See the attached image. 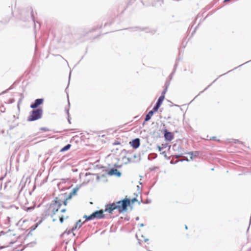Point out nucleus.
Wrapping results in <instances>:
<instances>
[{
	"label": "nucleus",
	"mask_w": 251,
	"mask_h": 251,
	"mask_svg": "<svg viewBox=\"0 0 251 251\" xmlns=\"http://www.w3.org/2000/svg\"><path fill=\"white\" fill-rule=\"evenodd\" d=\"M77 226H79V227H80L81 226V225H79V224L77 223L76 224V227H77Z\"/></svg>",
	"instance_id": "nucleus-20"
},
{
	"label": "nucleus",
	"mask_w": 251,
	"mask_h": 251,
	"mask_svg": "<svg viewBox=\"0 0 251 251\" xmlns=\"http://www.w3.org/2000/svg\"><path fill=\"white\" fill-rule=\"evenodd\" d=\"M77 191V189L75 188L69 195H67V193H64L61 194V195L66 198V202H68V201L71 200L72 197L76 194Z\"/></svg>",
	"instance_id": "nucleus-6"
},
{
	"label": "nucleus",
	"mask_w": 251,
	"mask_h": 251,
	"mask_svg": "<svg viewBox=\"0 0 251 251\" xmlns=\"http://www.w3.org/2000/svg\"><path fill=\"white\" fill-rule=\"evenodd\" d=\"M130 203V200L126 198L122 201L107 204L105 206V211L112 213L114 210L117 209L119 212H122L126 210L127 206L129 205Z\"/></svg>",
	"instance_id": "nucleus-2"
},
{
	"label": "nucleus",
	"mask_w": 251,
	"mask_h": 251,
	"mask_svg": "<svg viewBox=\"0 0 251 251\" xmlns=\"http://www.w3.org/2000/svg\"><path fill=\"white\" fill-rule=\"evenodd\" d=\"M68 218V216L65 217V219H67ZM59 218L60 222L62 223L64 221V216L63 215L59 216Z\"/></svg>",
	"instance_id": "nucleus-15"
},
{
	"label": "nucleus",
	"mask_w": 251,
	"mask_h": 251,
	"mask_svg": "<svg viewBox=\"0 0 251 251\" xmlns=\"http://www.w3.org/2000/svg\"><path fill=\"white\" fill-rule=\"evenodd\" d=\"M166 90H165L163 92L162 95L158 99L156 105L153 108V110L154 111H157L158 110L159 108L160 107V105H161L163 101L165 99L164 95L166 93Z\"/></svg>",
	"instance_id": "nucleus-5"
},
{
	"label": "nucleus",
	"mask_w": 251,
	"mask_h": 251,
	"mask_svg": "<svg viewBox=\"0 0 251 251\" xmlns=\"http://www.w3.org/2000/svg\"><path fill=\"white\" fill-rule=\"evenodd\" d=\"M42 113L43 110L41 109H37L33 110L28 117V121H33L40 119L42 117Z\"/></svg>",
	"instance_id": "nucleus-4"
},
{
	"label": "nucleus",
	"mask_w": 251,
	"mask_h": 251,
	"mask_svg": "<svg viewBox=\"0 0 251 251\" xmlns=\"http://www.w3.org/2000/svg\"><path fill=\"white\" fill-rule=\"evenodd\" d=\"M120 144H121L120 142L119 141H115L113 143V145H119Z\"/></svg>",
	"instance_id": "nucleus-17"
},
{
	"label": "nucleus",
	"mask_w": 251,
	"mask_h": 251,
	"mask_svg": "<svg viewBox=\"0 0 251 251\" xmlns=\"http://www.w3.org/2000/svg\"><path fill=\"white\" fill-rule=\"evenodd\" d=\"M104 217L103 214V211L102 210L96 211L93 212L90 216L85 215L84 218L86 219V221H90L95 219H101Z\"/></svg>",
	"instance_id": "nucleus-3"
},
{
	"label": "nucleus",
	"mask_w": 251,
	"mask_h": 251,
	"mask_svg": "<svg viewBox=\"0 0 251 251\" xmlns=\"http://www.w3.org/2000/svg\"><path fill=\"white\" fill-rule=\"evenodd\" d=\"M117 174L120 175V173L118 171V170L117 169H111L108 173V174L110 175H116Z\"/></svg>",
	"instance_id": "nucleus-12"
},
{
	"label": "nucleus",
	"mask_w": 251,
	"mask_h": 251,
	"mask_svg": "<svg viewBox=\"0 0 251 251\" xmlns=\"http://www.w3.org/2000/svg\"><path fill=\"white\" fill-rule=\"evenodd\" d=\"M187 154L189 156L190 160L194 159L197 156L196 155H194L193 152H188Z\"/></svg>",
	"instance_id": "nucleus-14"
},
{
	"label": "nucleus",
	"mask_w": 251,
	"mask_h": 251,
	"mask_svg": "<svg viewBox=\"0 0 251 251\" xmlns=\"http://www.w3.org/2000/svg\"><path fill=\"white\" fill-rule=\"evenodd\" d=\"M66 211V209L65 208H62L61 209V212H65V211Z\"/></svg>",
	"instance_id": "nucleus-18"
},
{
	"label": "nucleus",
	"mask_w": 251,
	"mask_h": 251,
	"mask_svg": "<svg viewBox=\"0 0 251 251\" xmlns=\"http://www.w3.org/2000/svg\"><path fill=\"white\" fill-rule=\"evenodd\" d=\"M209 140H214V141H217L218 142H220V140L217 138L216 136H213L209 138Z\"/></svg>",
	"instance_id": "nucleus-16"
},
{
	"label": "nucleus",
	"mask_w": 251,
	"mask_h": 251,
	"mask_svg": "<svg viewBox=\"0 0 251 251\" xmlns=\"http://www.w3.org/2000/svg\"><path fill=\"white\" fill-rule=\"evenodd\" d=\"M77 226H79V227H80L81 226V225H79V224L77 223L76 224V227H77Z\"/></svg>",
	"instance_id": "nucleus-22"
},
{
	"label": "nucleus",
	"mask_w": 251,
	"mask_h": 251,
	"mask_svg": "<svg viewBox=\"0 0 251 251\" xmlns=\"http://www.w3.org/2000/svg\"><path fill=\"white\" fill-rule=\"evenodd\" d=\"M77 226H79V227H80L81 226V225H79V224L77 223L76 224V227H77Z\"/></svg>",
	"instance_id": "nucleus-21"
},
{
	"label": "nucleus",
	"mask_w": 251,
	"mask_h": 251,
	"mask_svg": "<svg viewBox=\"0 0 251 251\" xmlns=\"http://www.w3.org/2000/svg\"><path fill=\"white\" fill-rule=\"evenodd\" d=\"M230 0H224V2H227L230 1Z\"/></svg>",
	"instance_id": "nucleus-23"
},
{
	"label": "nucleus",
	"mask_w": 251,
	"mask_h": 251,
	"mask_svg": "<svg viewBox=\"0 0 251 251\" xmlns=\"http://www.w3.org/2000/svg\"><path fill=\"white\" fill-rule=\"evenodd\" d=\"M164 137L166 140L168 141H171L174 138V135L172 132H167L166 130L164 134Z\"/></svg>",
	"instance_id": "nucleus-10"
},
{
	"label": "nucleus",
	"mask_w": 251,
	"mask_h": 251,
	"mask_svg": "<svg viewBox=\"0 0 251 251\" xmlns=\"http://www.w3.org/2000/svg\"><path fill=\"white\" fill-rule=\"evenodd\" d=\"M66 198L61 195L56 197L48 209V215L53 217L62 206L67 205V202H66Z\"/></svg>",
	"instance_id": "nucleus-1"
},
{
	"label": "nucleus",
	"mask_w": 251,
	"mask_h": 251,
	"mask_svg": "<svg viewBox=\"0 0 251 251\" xmlns=\"http://www.w3.org/2000/svg\"><path fill=\"white\" fill-rule=\"evenodd\" d=\"M130 145L134 149L138 148L140 144L139 138H136L129 142Z\"/></svg>",
	"instance_id": "nucleus-8"
},
{
	"label": "nucleus",
	"mask_w": 251,
	"mask_h": 251,
	"mask_svg": "<svg viewBox=\"0 0 251 251\" xmlns=\"http://www.w3.org/2000/svg\"><path fill=\"white\" fill-rule=\"evenodd\" d=\"M71 147V145L70 144H68L66 146L64 147L63 148H62L60 150L61 152H64L65 151L70 149Z\"/></svg>",
	"instance_id": "nucleus-13"
},
{
	"label": "nucleus",
	"mask_w": 251,
	"mask_h": 251,
	"mask_svg": "<svg viewBox=\"0 0 251 251\" xmlns=\"http://www.w3.org/2000/svg\"><path fill=\"white\" fill-rule=\"evenodd\" d=\"M154 111H153V110L152 109V110L150 111L147 114V115L146 116V118H145V121H148L149 120H150L151 118V117H152V116L153 115V112Z\"/></svg>",
	"instance_id": "nucleus-11"
},
{
	"label": "nucleus",
	"mask_w": 251,
	"mask_h": 251,
	"mask_svg": "<svg viewBox=\"0 0 251 251\" xmlns=\"http://www.w3.org/2000/svg\"><path fill=\"white\" fill-rule=\"evenodd\" d=\"M136 201V198H134L131 200V201L132 203H133L134 201Z\"/></svg>",
	"instance_id": "nucleus-19"
},
{
	"label": "nucleus",
	"mask_w": 251,
	"mask_h": 251,
	"mask_svg": "<svg viewBox=\"0 0 251 251\" xmlns=\"http://www.w3.org/2000/svg\"><path fill=\"white\" fill-rule=\"evenodd\" d=\"M2 240H4L6 244V247H8L10 244H12L13 242L11 240V235H5L2 237Z\"/></svg>",
	"instance_id": "nucleus-7"
},
{
	"label": "nucleus",
	"mask_w": 251,
	"mask_h": 251,
	"mask_svg": "<svg viewBox=\"0 0 251 251\" xmlns=\"http://www.w3.org/2000/svg\"><path fill=\"white\" fill-rule=\"evenodd\" d=\"M43 102V99H36L35 100L34 103H33L30 105V107L31 108H35L37 107L39 105H40V104H42Z\"/></svg>",
	"instance_id": "nucleus-9"
}]
</instances>
